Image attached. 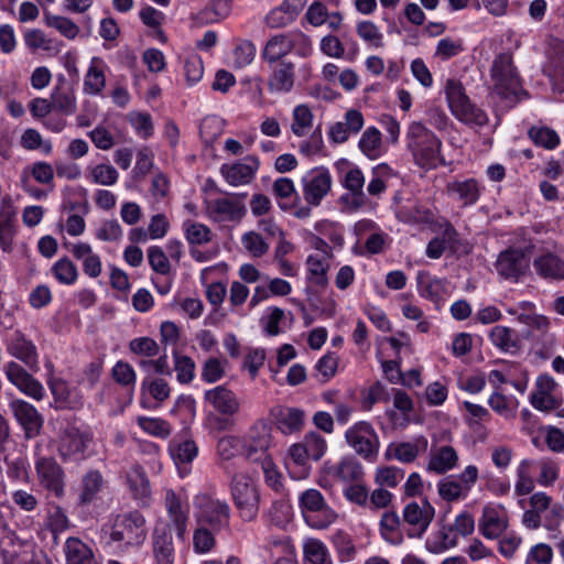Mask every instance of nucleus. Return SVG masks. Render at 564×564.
<instances>
[{
	"instance_id": "obj_1",
	"label": "nucleus",
	"mask_w": 564,
	"mask_h": 564,
	"mask_svg": "<svg viewBox=\"0 0 564 564\" xmlns=\"http://www.w3.org/2000/svg\"><path fill=\"white\" fill-rule=\"evenodd\" d=\"M104 532L109 539L107 545L126 551L140 546L145 541L147 520L138 510L119 513L112 517L109 528H105Z\"/></svg>"
},
{
	"instance_id": "obj_2",
	"label": "nucleus",
	"mask_w": 564,
	"mask_h": 564,
	"mask_svg": "<svg viewBox=\"0 0 564 564\" xmlns=\"http://www.w3.org/2000/svg\"><path fill=\"white\" fill-rule=\"evenodd\" d=\"M406 148L415 164L425 169H435L444 161L441 158L442 141L422 122L413 121L405 133Z\"/></svg>"
},
{
	"instance_id": "obj_3",
	"label": "nucleus",
	"mask_w": 564,
	"mask_h": 564,
	"mask_svg": "<svg viewBox=\"0 0 564 564\" xmlns=\"http://www.w3.org/2000/svg\"><path fill=\"white\" fill-rule=\"evenodd\" d=\"M490 76L494 82V93L510 105L527 97V91L522 87L521 77L510 53H500L495 57Z\"/></svg>"
},
{
	"instance_id": "obj_4",
	"label": "nucleus",
	"mask_w": 564,
	"mask_h": 564,
	"mask_svg": "<svg viewBox=\"0 0 564 564\" xmlns=\"http://www.w3.org/2000/svg\"><path fill=\"white\" fill-rule=\"evenodd\" d=\"M445 95L453 116L460 122L478 127L488 122L486 112L471 104L460 82L447 79Z\"/></svg>"
},
{
	"instance_id": "obj_5",
	"label": "nucleus",
	"mask_w": 564,
	"mask_h": 564,
	"mask_svg": "<svg viewBox=\"0 0 564 564\" xmlns=\"http://www.w3.org/2000/svg\"><path fill=\"white\" fill-rule=\"evenodd\" d=\"M230 494L243 521H252L258 517L260 491L253 478L247 474H236L230 481Z\"/></svg>"
},
{
	"instance_id": "obj_6",
	"label": "nucleus",
	"mask_w": 564,
	"mask_h": 564,
	"mask_svg": "<svg viewBox=\"0 0 564 564\" xmlns=\"http://www.w3.org/2000/svg\"><path fill=\"white\" fill-rule=\"evenodd\" d=\"M194 507L196 509V521L199 525L207 527L214 532L229 528L230 507L226 501L206 494H199L194 498Z\"/></svg>"
},
{
	"instance_id": "obj_7",
	"label": "nucleus",
	"mask_w": 564,
	"mask_h": 564,
	"mask_svg": "<svg viewBox=\"0 0 564 564\" xmlns=\"http://www.w3.org/2000/svg\"><path fill=\"white\" fill-rule=\"evenodd\" d=\"M305 521L315 529H325L336 520V513L326 505L317 489H307L299 498Z\"/></svg>"
},
{
	"instance_id": "obj_8",
	"label": "nucleus",
	"mask_w": 564,
	"mask_h": 564,
	"mask_svg": "<svg viewBox=\"0 0 564 564\" xmlns=\"http://www.w3.org/2000/svg\"><path fill=\"white\" fill-rule=\"evenodd\" d=\"M345 438L348 445L361 457L369 462L376 460L379 452V437L372 425L360 421L350 426Z\"/></svg>"
},
{
	"instance_id": "obj_9",
	"label": "nucleus",
	"mask_w": 564,
	"mask_h": 564,
	"mask_svg": "<svg viewBox=\"0 0 564 564\" xmlns=\"http://www.w3.org/2000/svg\"><path fill=\"white\" fill-rule=\"evenodd\" d=\"M39 484L55 498L65 496V473L52 456H37L34 463Z\"/></svg>"
},
{
	"instance_id": "obj_10",
	"label": "nucleus",
	"mask_w": 564,
	"mask_h": 564,
	"mask_svg": "<svg viewBox=\"0 0 564 564\" xmlns=\"http://www.w3.org/2000/svg\"><path fill=\"white\" fill-rule=\"evenodd\" d=\"M301 184L306 204L317 207L330 192L333 178L326 167L318 166L306 172L302 176Z\"/></svg>"
},
{
	"instance_id": "obj_11",
	"label": "nucleus",
	"mask_w": 564,
	"mask_h": 564,
	"mask_svg": "<svg viewBox=\"0 0 564 564\" xmlns=\"http://www.w3.org/2000/svg\"><path fill=\"white\" fill-rule=\"evenodd\" d=\"M90 434L74 424H67L59 433L57 452L63 460L85 458Z\"/></svg>"
},
{
	"instance_id": "obj_12",
	"label": "nucleus",
	"mask_w": 564,
	"mask_h": 564,
	"mask_svg": "<svg viewBox=\"0 0 564 564\" xmlns=\"http://www.w3.org/2000/svg\"><path fill=\"white\" fill-rule=\"evenodd\" d=\"M434 517L435 508L426 498L409 502L402 511V521L410 527L408 536L421 539Z\"/></svg>"
},
{
	"instance_id": "obj_13",
	"label": "nucleus",
	"mask_w": 564,
	"mask_h": 564,
	"mask_svg": "<svg viewBox=\"0 0 564 564\" xmlns=\"http://www.w3.org/2000/svg\"><path fill=\"white\" fill-rule=\"evenodd\" d=\"M4 375L8 381L26 397L41 401L45 397L43 384L26 369L15 361H9L4 366Z\"/></svg>"
},
{
	"instance_id": "obj_14",
	"label": "nucleus",
	"mask_w": 564,
	"mask_h": 564,
	"mask_svg": "<svg viewBox=\"0 0 564 564\" xmlns=\"http://www.w3.org/2000/svg\"><path fill=\"white\" fill-rule=\"evenodd\" d=\"M246 194L231 197H220L206 202V213L208 217L216 223L240 221L246 213V206L242 198Z\"/></svg>"
},
{
	"instance_id": "obj_15",
	"label": "nucleus",
	"mask_w": 564,
	"mask_h": 564,
	"mask_svg": "<svg viewBox=\"0 0 564 564\" xmlns=\"http://www.w3.org/2000/svg\"><path fill=\"white\" fill-rule=\"evenodd\" d=\"M9 408L23 430L25 438L31 440L40 435L44 419L33 404L22 399H13Z\"/></svg>"
},
{
	"instance_id": "obj_16",
	"label": "nucleus",
	"mask_w": 564,
	"mask_h": 564,
	"mask_svg": "<svg viewBox=\"0 0 564 564\" xmlns=\"http://www.w3.org/2000/svg\"><path fill=\"white\" fill-rule=\"evenodd\" d=\"M535 273L547 281L564 280V250L543 249L533 259Z\"/></svg>"
},
{
	"instance_id": "obj_17",
	"label": "nucleus",
	"mask_w": 564,
	"mask_h": 564,
	"mask_svg": "<svg viewBox=\"0 0 564 564\" xmlns=\"http://www.w3.org/2000/svg\"><path fill=\"white\" fill-rule=\"evenodd\" d=\"M529 264L530 260L523 250L510 248L499 253L496 269L502 279L518 282L527 273Z\"/></svg>"
},
{
	"instance_id": "obj_18",
	"label": "nucleus",
	"mask_w": 564,
	"mask_h": 564,
	"mask_svg": "<svg viewBox=\"0 0 564 564\" xmlns=\"http://www.w3.org/2000/svg\"><path fill=\"white\" fill-rule=\"evenodd\" d=\"M164 506L170 521L166 524H170L171 529L174 528L177 539L184 540L189 520L187 502L174 490L169 489L165 492Z\"/></svg>"
},
{
	"instance_id": "obj_19",
	"label": "nucleus",
	"mask_w": 564,
	"mask_h": 564,
	"mask_svg": "<svg viewBox=\"0 0 564 564\" xmlns=\"http://www.w3.org/2000/svg\"><path fill=\"white\" fill-rule=\"evenodd\" d=\"M260 162L256 156H247L242 162L223 164L220 174L231 186L249 184L256 176Z\"/></svg>"
},
{
	"instance_id": "obj_20",
	"label": "nucleus",
	"mask_w": 564,
	"mask_h": 564,
	"mask_svg": "<svg viewBox=\"0 0 564 564\" xmlns=\"http://www.w3.org/2000/svg\"><path fill=\"white\" fill-rule=\"evenodd\" d=\"M152 546L156 564H173L175 547L171 525L165 522L155 524L152 532Z\"/></svg>"
},
{
	"instance_id": "obj_21",
	"label": "nucleus",
	"mask_w": 564,
	"mask_h": 564,
	"mask_svg": "<svg viewBox=\"0 0 564 564\" xmlns=\"http://www.w3.org/2000/svg\"><path fill=\"white\" fill-rule=\"evenodd\" d=\"M270 75L268 77V89L272 94H288L295 83V64L292 61L268 64Z\"/></svg>"
},
{
	"instance_id": "obj_22",
	"label": "nucleus",
	"mask_w": 564,
	"mask_h": 564,
	"mask_svg": "<svg viewBox=\"0 0 564 564\" xmlns=\"http://www.w3.org/2000/svg\"><path fill=\"white\" fill-rule=\"evenodd\" d=\"M364 127V116L359 110L349 109L344 121L334 123L328 132L329 139L335 143H344L351 134H357Z\"/></svg>"
},
{
	"instance_id": "obj_23",
	"label": "nucleus",
	"mask_w": 564,
	"mask_h": 564,
	"mask_svg": "<svg viewBox=\"0 0 564 564\" xmlns=\"http://www.w3.org/2000/svg\"><path fill=\"white\" fill-rule=\"evenodd\" d=\"M51 392L59 409L77 410L84 405V397L77 388H70L63 379L48 381Z\"/></svg>"
},
{
	"instance_id": "obj_24",
	"label": "nucleus",
	"mask_w": 564,
	"mask_h": 564,
	"mask_svg": "<svg viewBox=\"0 0 564 564\" xmlns=\"http://www.w3.org/2000/svg\"><path fill=\"white\" fill-rule=\"evenodd\" d=\"M482 189L479 182L475 178L455 180L446 186L448 196L460 202L465 207L475 205Z\"/></svg>"
},
{
	"instance_id": "obj_25",
	"label": "nucleus",
	"mask_w": 564,
	"mask_h": 564,
	"mask_svg": "<svg viewBox=\"0 0 564 564\" xmlns=\"http://www.w3.org/2000/svg\"><path fill=\"white\" fill-rule=\"evenodd\" d=\"M205 400L223 415L231 416L239 412L240 402L236 394L225 386H218L205 392Z\"/></svg>"
},
{
	"instance_id": "obj_26",
	"label": "nucleus",
	"mask_w": 564,
	"mask_h": 564,
	"mask_svg": "<svg viewBox=\"0 0 564 564\" xmlns=\"http://www.w3.org/2000/svg\"><path fill=\"white\" fill-rule=\"evenodd\" d=\"M276 427L283 434H293L303 427L305 412L299 408L276 406L272 410Z\"/></svg>"
},
{
	"instance_id": "obj_27",
	"label": "nucleus",
	"mask_w": 564,
	"mask_h": 564,
	"mask_svg": "<svg viewBox=\"0 0 564 564\" xmlns=\"http://www.w3.org/2000/svg\"><path fill=\"white\" fill-rule=\"evenodd\" d=\"M8 351L11 356L20 359L32 370L39 368L37 350L32 340L28 339L22 333L17 332L12 337Z\"/></svg>"
},
{
	"instance_id": "obj_28",
	"label": "nucleus",
	"mask_w": 564,
	"mask_h": 564,
	"mask_svg": "<svg viewBox=\"0 0 564 564\" xmlns=\"http://www.w3.org/2000/svg\"><path fill=\"white\" fill-rule=\"evenodd\" d=\"M292 51L293 43L289 39V33L275 34L267 41L261 57L267 64L285 62L288 61L285 57Z\"/></svg>"
},
{
	"instance_id": "obj_29",
	"label": "nucleus",
	"mask_w": 564,
	"mask_h": 564,
	"mask_svg": "<svg viewBox=\"0 0 564 564\" xmlns=\"http://www.w3.org/2000/svg\"><path fill=\"white\" fill-rule=\"evenodd\" d=\"M478 528L486 539L492 540L499 538L507 530L508 521L498 509L485 507Z\"/></svg>"
},
{
	"instance_id": "obj_30",
	"label": "nucleus",
	"mask_w": 564,
	"mask_h": 564,
	"mask_svg": "<svg viewBox=\"0 0 564 564\" xmlns=\"http://www.w3.org/2000/svg\"><path fill=\"white\" fill-rule=\"evenodd\" d=\"M489 339L502 352L516 355L521 348V339L517 330L497 325L489 332Z\"/></svg>"
},
{
	"instance_id": "obj_31",
	"label": "nucleus",
	"mask_w": 564,
	"mask_h": 564,
	"mask_svg": "<svg viewBox=\"0 0 564 564\" xmlns=\"http://www.w3.org/2000/svg\"><path fill=\"white\" fill-rule=\"evenodd\" d=\"M457 452L448 445L432 449L426 469L438 475L445 474L457 466Z\"/></svg>"
},
{
	"instance_id": "obj_32",
	"label": "nucleus",
	"mask_w": 564,
	"mask_h": 564,
	"mask_svg": "<svg viewBox=\"0 0 564 564\" xmlns=\"http://www.w3.org/2000/svg\"><path fill=\"white\" fill-rule=\"evenodd\" d=\"M52 106L54 110L65 116L76 112L77 101L74 89L68 85L56 86L51 94Z\"/></svg>"
},
{
	"instance_id": "obj_33",
	"label": "nucleus",
	"mask_w": 564,
	"mask_h": 564,
	"mask_svg": "<svg viewBox=\"0 0 564 564\" xmlns=\"http://www.w3.org/2000/svg\"><path fill=\"white\" fill-rule=\"evenodd\" d=\"M67 564H95L90 547L77 538H68L65 543Z\"/></svg>"
},
{
	"instance_id": "obj_34",
	"label": "nucleus",
	"mask_w": 564,
	"mask_h": 564,
	"mask_svg": "<svg viewBox=\"0 0 564 564\" xmlns=\"http://www.w3.org/2000/svg\"><path fill=\"white\" fill-rule=\"evenodd\" d=\"M17 220V210L14 206L7 199L0 204V242L2 246L11 243L14 235V226Z\"/></svg>"
},
{
	"instance_id": "obj_35",
	"label": "nucleus",
	"mask_w": 564,
	"mask_h": 564,
	"mask_svg": "<svg viewBox=\"0 0 564 564\" xmlns=\"http://www.w3.org/2000/svg\"><path fill=\"white\" fill-rule=\"evenodd\" d=\"M304 564H333L327 546L317 539H308L303 545Z\"/></svg>"
},
{
	"instance_id": "obj_36",
	"label": "nucleus",
	"mask_w": 564,
	"mask_h": 564,
	"mask_svg": "<svg viewBox=\"0 0 564 564\" xmlns=\"http://www.w3.org/2000/svg\"><path fill=\"white\" fill-rule=\"evenodd\" d=\"M127 481L135 499L144 500L150 497V484L141 466H134L128 471Z\"/></svg>"
},
{
	"instance_id": "obj_37",
	"label": "nucleus",
	"mask_w": 564,
	"mask_h": 564,
	"mask_svg": "<svg viewBox=\"0 0 564 564\" xmlns=\"http://www.w3.org/2000/svg\"><path fill=\"white\" fill-rule=\"evenodd\" d=\"M308 281L315 285L324 288L327 280L328 261L326 257L310 254L306 260Z\"/></svg>"
},
{
	"instance_id": "obj_38",
	"label": "nucleus",
	"mask_w": 564,
	"mask_h": 564,
	"mask_svg": "<svg viewBox=\"0 0 564 564\" xmlns=\"http://www.w3.org/2000/svg\"><path fill=\"white\" fill-rule=\"evenodd\" d=\"M419 445L410 442L391 443L388 445L386 459L395 458L403 464L413 463L419 456Z\"/></svg>"
},
{
	"instance_id": "obj_39",
	"label": "nucleus",
	"mask_w": 564,
	"mask_h": 564,
	"mask_svg": "<svg viewBox=\"0 0 564 564\" xmlns=\"http://www.w3.org/2000/svg\"><path fill=\"white\" fill-rule=\"evenodd\" d=\"M381 144L380 131L375 127H369L364 131L358 145L367 158L375 160L381 154Z\"/></svg>"
},
{
	"instance_id": "obj_40",
	"label": "nucleus",
	"mask_w": 564,
	"mask_h": 564,
	"mask_svg": "<svg viewBox=\"0 0 564 564\" xmlns=\"http://www.w3.org/2000/svg\"><path fill=\"white\" fill-rule=\"evenodd\" d=\"M417 286L420 294L432 302H438L444 292V282L441 279L431 278L427 273H419Z\"/></svg>"
},
{
	"instance_id": "obj_41",
	"label": "nucleus",
	"mask_w": 564,
	"mask_h": 564,
	"mask_svg": "<svg viewBox=\"0 0 564 564\" xmlns=\"http://www.w3.org/2000/svg\"><path fill=\"white\" fill-rule=\"evenodd\" d=\"M141 393L143 395L148 393L158 404H161L170 398L171 388L162 378L148 377L141 383Z\"/></svg>"
},
{
	"instance_id": "obj_42",
	"label": "nucleus",
	"mask_w": 564,
	"mask_h": 564,
	"mask_svg": "<svg viewBox=\"0 0 564 564\" xmlns=\"http://www.w3.org/2000/svg\"><path fill=\"white\" fill-rule=\"evenodd\" d=\"M102 486V476L99 471L87 473L82 481V491L79 494V503L87 505L93 501Z\"/></svg>"
},
{
	"instance_id": "obj_43",
	"label": "nucleus",
	"mask_w": 564,
	"mask_h": 564,
	"mask_svg": "<svg viewBox=\"0 0 564 564\" xmlns=\"http://www.w3.org/2000/svg\"><path fill=\"white\" fill-rule=\"evenodd\" d=\"M437 492L443 500L448 502L466 498L468 495L460 482L453 476L445 477L437 482Z\"/></svg>"
},
{
	"instance_id": "obj_44",
	"label": "nucleus",
	"mask_w": 564,
	"mask_h": 564,
	"mask_svg": "<svg viewBox=\"0 0 564 564\" xmlns=\"http://www.w3.org/2000/svg\"><path fill=\"white\" fill-rule=\"evenodd\" d=\"M183 228L186 240L192 246L205 245L213 239L212 230L204 224L187 220L184 223Z\"/></svg>"
},
{
	"instance_id": "obj_45",
	"label": "nucleus",
	"mask_w": 564,
	"mask_h": 564,
	"mask_svg": "<svg viewBox=\"0 0 564 564\" xmlns=\"http://www.w3.org/2000/svg\"><path fill=\"white\" fill-rule=\"evenodd\" d=\"M529 138L539 147L552 150L560 143L557 133L547 127L533 126L528 131Z\"/></svg>"
},
{
	"instance_id": "obj_46",
	"label": "nucleus",
	"mask_w": 564,
	"mask_h": 564,
	"mask_svg": "<svg viewBox=\"0 0 564 564\" xmlns=\"http://www.w3.org/2000/svg\"><path fill=\"white\" fill-rule=\"evenodd\" d=\"M532 460L523 459L517 468V482L514 491L517 496H525L533 491L534 480L531 476L530 468Z\"/></svg>"
},
{
	"instance_id": "obj_47",
	"label": "nucleus",
	"mask_w": 564,
	"mask_h": 564,
	"mask_svg": "<svg viewBox=\"0 0 564 564\" xmlns=\"http://www.w3.org/2000/svg\"><path fill=\"white\" fill-rule=\"evenodd\" d=\"M44 21L47 26L56 29L67 39H75L79 32V28L70 19L61 15H54L50 12L44 13Z\"/></svg>"
},
{
	"instance_id": "obj_48",
	"label": "nucleus",
	"mask_w": 564,
	"mask_h": 564,
	"mask_svg": "<svg viewBox=\"0 0 564 564\" xmlns=\"http://www.w3.org/2000/svg\"><path fill=\"white\" fill-rule=\"evenodd\" d=\"M404 470L395 466L379 467L375 481L380 487L395 488L404 478Z\"/></svg>"
},
{
	"instance_id": "obj_49",
	"label": "nucleus",
	"mask_w": 564,
	"mask_h": 564,
	"mask_svg": "<svg viewBox=\"0 0 564 564\" xmlns=\"http://www.w3.org/2000/svg\"><path fill=\"white\" fill-rule=\"evenodd\" d=\"M173 357L177 381L182 384L189 383L195 376L194 360L188 356L180 355L175 350L173 351Z\"/></svg>"
},
{
	"instance_id": "obj_50",
	"label": "nucleus",
	"mask_w": 564,
	"mask_h": 564,
	"mask_svg": "<svg viewBox=\"0 0 564 564\" xmlns=\"http://www.w3.org/2000/svg\"><path fill=\"white\" fill-rule=\"evenodd\" d=\"M362 475L361 464L352 457L344 458L336 468V476L344 482L358 481Z\"/></svg>"
},
{
	"instance_id": "obj_51",
	"label": "nucleus",
	"mask_w": 564,
	"mask_h": 564,
	"mask_svg": "<svg viewBox=\"0 0 564 564\" xmlns=\"http://www.w3.org/2000/svg\"><path fill=\"white\" fill-rule=\"evenodd\" d=\"M106 86V76L102 69L91 64L85 75L83 90L87 95H99Z\"/></svg>"
},
{
	"instance_id": "obj_52",
	"label": "nucleus",
	"mask_w": 564,
	"mask_h": 564,
	"mask_svg": "<svg viewBox=\"0 0 564 564\" xmlns=\"http://www.w3.org/2000/svg\"><path fill=\"white\" fill-rule=\"evenodd\" d=\"M313 113L305 105H299L293 110L292 132L297 137H303L307 129L312 127Z\"/></svg>"
},
{
	"instance_id": "obj_53",
	"label": "nucleus",
	"mask_w": 564,
	"mask_h": 564,
	"mask_svg": "<svg viewBox=\"0 0 564 564\" xmlns=\"http://www.w3.org/2000/svg\"><path fill=\"white\" fill-rule=\"evenodd\" d=\"M138 425L148 434L165 438L171 434V425L163 419L139 416Z\"/></svg>"
},
{
	"instance_id": "obj_54",
	"label": "nucleus",
	"mask_w": 564,
	"mask_h": 564,
	"mask_svg": "<svg viewBox=\"0 0 564 564\" xmlns=\"http://www.w3.org/2000/svg\"><path fill=\"white\" fill-rule=\"evenodd\" d=\"M197 451L195 442L191 440L173 444L170 447L171 456L176 465L191 463L197 456Z\"/></svg>"
},
{
	"instance_id": "obj_55",
	"label": "nucleus",
	"mask_w": 564,
	"mask_h": 564,
	"mask_svg": "<svg viewBox=\"0 0 564 564\" xmlns=\"http://www.w3.org/2000/svg\"><path fill=\"white\" fill-rule=\"evenodd\" d=\"M52 272L62 284H73L78 275L76 265L68 259L63 258L54 263Z\"/></svg>"
},
{
	"instance_id": "obj_56",
	"label": "nucleus",
	"mask_w": 564,
	"mask_h": 564,
	"mask_svg": "<svg viewBox=\"0 0 564 564\" xmlns=\"http://www.w3.org/2000/svg\"><path fill=\"white\" fill-rule=\"evenodd\" d=\"M47 527L54 535L69 528V520L64 509L55 503H50L47 508Z\"/></svg>"
},
{
	"instance_id": "obj_57",
	"label": "nucleus",
	"mask_w": 564,
	"mask_h": 564,
	"mask_svg": "<svg viewBox=\"0 0 564 564\" xmlns=\"http://www.w3.org/2000/svg\"><path fill=\"white\" fill-rule=\"evenodd\" d=\"M241 243L254 258H261L269 250V243H267L263 237L256 231H248L243 234L241 237Z\"/></svg>"
},
{
	"instance_id": "obj_58",
	"label": "nucleus",
	"mask_w": 564,
	"mask_h": 564,
	"mask_svg": "<svg viewBox=\"0 0 564 564\" xmlns=\"http://www.w3.org/2000/svg\"><path fill=\"white\" fill-rule=\"evenodd\" d=\"M356 31L359 37L366 43H369L375 47H381L383 45V35L373 22L361 21L357 24Z\"/></svg>"
},
{
	"instance_id": "obj_59",
	"label": "nucleus",
	"mask_w": 564,
	"mask_h": 564,
	"mask_svg": "<svg viewBox=\"0 0 564 564\" xmlns=\"http://www.w3.org/2000/svg\"><path fill=\"white\" fill-rule=\"evenodd\" d=\"M148 260L151 269L159 274L165 275L171 270L169 258L161 247H150L148 249Z\"/></svg>"
},
{
	"instance_id": "obj_60",
	"label": "nucleus",
	"mask_w": 564,
	"mask_h": 564,
	"mask_svg": "<svg viewBox=\"0 0 564 564\" xmlns=\"http://www.w3.org/2000/svg\"><path fill=\"white\" fill-rule=\"evenodd\" d=\"M129 349L131 352L152 358L160 351L159 344L150 337H138L129 343Z\"/></svg>"
},
{
	"instance_id": "obj_61",
	"label": "nucleus",
	"mask_w": 564,
	"mask_h": 564,
	"mask_svg": "<svg viewBox=\"0 0 564 564\" xmlns=\"http://www.w3.org/2000/svg\"><path fill=\"white\" fill-rule=\"evenodd\" d=\"M214 531L209 528L200 525L193 535L194 550L197 553H207L215 545Z\"/></svg>"
},
{
	"instance_id": "obj_62",
	"label": "nucleus",
	"mask_w": 564,
	"mask_h": 564,
	"mask_svg": "<svg viewBox=\"0 0 564 564\" xmlns=\"http://www.w3.org/2000/svg\"><path fill=\"white\" fill-rule=\"evenodd\" d=\"M90 175L94 183L105 186L113 185L118 181L117 170L109 164L96 165Z\"/></svg>"
},
{
	"instance_id": "obj_63",
	"label": "nucleus",
	"mask_w": 564,
	"mask_h": 564,
	"mask_svg": "<svg viewBox=\"0 0 564 564\" xmlns=\"http://www.w3.org/2000/svg\"><path fill=\"white\" fill-rule=\"evenodd\" d=\"M463 51L464 46L462 40H453L451 37H445L438 41L435 55L446 61L454 56H457Z\"/></svg>"
},
{
	"instance_id": "obj_64",
	"label": "nucleus",
	"mask_w": 564,
	"mask_h": 564,
	"mask_svg": "<svg viewBox=\"0 0 564 564\" xmlns=\"http://www.w3.org/2000/svg\"><path fill=\"white\" fill-rule=\"evenodd\" d=\"M301 444L306 448L313 460L321 459L327 447L325 440L315 432L305 435Z\"/></svg>"
}]
</instances>
